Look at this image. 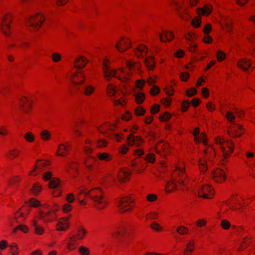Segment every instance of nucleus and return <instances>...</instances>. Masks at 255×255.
<instances>
[{
	"instance_id": "1",
	"label": "nucleus",
	"mask_w": 255,
	"mask_h": 255,
	"mask_svg": "<svg viewBox=\"0 0 255 255\" xmlns=\"http://www.w3.org/2000/svg\"><path fill=\"white\" fill-rule=\"evenodd\" d=\"M127 65L128 68V71H126L123 69H120V71L124 74L123 77L121 76H117V72L114 69H110L107 62L105 61L103 62V71L104 73V77L105 78L109 81L111 77H116L119 78L122 81L127 82L129 80V76L130 75V72L132 70H137L138 71H140V65L139 64H137L135 62H132L128 61L127 62Z\"/></svg>"
},
{
	"instance_id": "2",
	"label": "nucleus",
	"mask_w": 255,
	"mask_h": 255,
	"mask_svg": "<svg viewBox=\"0 0 255 255\" xmlns=\"http://www.w3.org/2000/svg\"><path fill=\"white\" fill-rule=\"evenodd\" d=\"M80 194H84L85 196L89 197L96 203L95 206L99 209L105 208L107 204V201L104 196L102 190L100 188H96L88 192H85L81 190Z\"/></svg>"
},
{
	"instance_id": "3",
	"label": "nucleus",
	"mask_w": 255,
	"mask_h": 255,
	"mask_svg": "<svg viewBox=\"0 0 255 255\" xmlns=\"http://www.w3.org/2000/svg\"><path fill=\"white\" fill-rule=\"evenodd\" d=\"M226 118L234 125V126H231L228 130L229 135L234 138L241 136L243 133L244 129L241 125L235 123L234 120L235 119V116L232 112H228L226 114Z\"/></svg>"
},
{
	"instance_id": "4",
	"label": "nucleus",
	"mask_w": 255,
	"mask_h": 255,
	"mask_svg": "<svg viewBox=\"0 0 255 255\" xmlns=\"http://www.w3.org/2000/svg\"><path fill=\"white\" fill-rule=\"evenodd\" d=\"M176 171L178 175V177L174 180L168 182L167 184L166 188H172L173 189H175L176 188V183H178L181 185H185L187 183V179H186L187 176L184 173V168L182 167H176ZM172 189H166V192L171 193Z\"/></svg>"
},
{
	"instance_id": "5",
	"label": "nucleus",
	"mask_w": 255,
	"mask_h": 255,
	"mask_svg": "<svg viewBox=\"0 0 255 255\" xmlns=\"http://www.w3.org/2000/svg\"><path fill=\"white\" fill-rule=\"evenodd\" d=\"M44 208L47 209V211L40 210L39 212V218L44 222H49L54 219V213L57 211L58 206L54 204L53 206L50 208V206L47 204L42 205Z\"/></svg>"
},
{
	"instance_id": "6",
	"label": "nucleus",
	"mask_w": 255,
	"mask_h": 255,
	"mask_svg": "<svg viewBox=\"0 0 255 255\" xmlns=\"http://www.w3.org/2000/svg\"><path fill=\"white\" fill-rule=\"evenodd\" d=\"M117 205L121 212L130 211L133 207L132 200L128 197H123L117 201Z\"/></svg>"
},
{
	"instance_id": "7",
	"label": "nucleus",
	"mask_w": 255,
	"mask_h": 255,
	"mask_svg": "<svg viewBox=\"0 0 255 255\" xmlns=\"http://www.w3.org/2000/svg\"><path fill=\"white\" fill-rule=\"evenodd\" d=\"M216 143L221 145V148L222 150L223 155L225 158L233 151V142L232 141H225L223 139L218 138L216 140Z\"/></svg>"
},
{
	"instance_id": "8",
	"label": "nucleus",
	"mask_w": 255,
	"mask_h": 255,
	"mask_svg": "<svg viewBox=\"0 0 255 255\" xmlns=\"http://www.w3.org/2000/svg\"><path fill=\"white\" fill-rule=\"evenodd\" d=\"M43 20V16L37 14L36 15L27 17L26 23L28 26L34 29H37L40 27Z\"/></svg>"
},
{
	"instance_id": "9",
	"label": "nucleus",
	"mask_w": 255,
	"mask_h": 255,
	"mask_svg": "<svg viewBox=\"0 0 255 255\" xmlns=\"http://www.w3.org/2000/svg\"><path fill=\"white\" fill-rule=\"evenodd\" d=\"M11 21V16L9 15H5L3 16L0 20V28L2 33L6 36H8L9 33L7 30L9 29V23Z\"/></svg>"
},
{
	"instance_id": "10",
	"label": "nucleus",
	"mask_w": 255,
	"mask_h": 255,
	"mask_svg": "<svg viewBox=\"0 0 255 255\" xmlns=\"http://www.w3.org/2000/svg\"><path fill=\"white\" fill-rule=\"evenodd\" d=\"M198 195L201 197L211 198L213 195L212 188L208 185H204L199 190Z\"/></svg>"
},
{
	"instance_id": "11",
	"label": "nucleus",
	"mask_w": 255,
	"mask_h": 255,
	"mask_svg": "<svg viewBox=\"0 0 255 255\" xmlns=\"http://www.w3.org/2000/svg\"><path fill=\"white\" fill-rule=\"evenodd\" d=\"M214 179L217 182H222L226 178L225 172L223 170L217 168L212 172Z\"/></svg>"
},
{
	"instance_id": "12",
	"label": "nucleus",
	"mask_w": 255,
	"mask_h": 255,
	"mask_svg": "<svg viewBox=\"0 0 255 255\" xmlns=\"http://www.w3.org/2000/svg\"><path fill=\"white\" fill-rule=\"evenodd\" d=\"M85 78V75L83 74L82 71H78L74 73L72 79V82L73 84H75L76 85L83 84Z\"/></svg>"
},
{
	"instance_id": "13",
	"label": "nucleus",
	"mask_w": 255,
	"mask_h": 255,
	"mask_svg": "<svg viewBox=\"0 0 255 255\" xmlns=\"http://www.w3.org/2000/svg\"><path fill=\"white\" fill-rule=\"evenodd\" d=\"M130 44V42L128 39L125 40V39L122 38L116 45V47L120 52H123L129 48Z\"/></svg>"
},
{
	"instance_id": "14",
	"label": "nucleus",
	"mask_w": 255,
	"mask_h": 255,
	"mask_svg": "<svg viewBox=\"0 0 255 255\" xmlns=\"http://www.w3.org/2000/svg\"><path fill=\"white\" fill-rule=\"evenodd\" d=\"M174 4L176 7L179 16L185 20H188L189 19V16L186 10L184 9L182 10L181 7L175 1H174Z\"/></svg>"
},
{
	"instance_id": "15",
	"label": "nucleus",
	"mask_w": 255,
	"mask_h": 255,
	"mask_svg": "<svg viewBox=\"0 0 255 255\" xmlns=\"http://www.w3.org/2000/svg\"><path fill=\"white\" fill-rule=\"evenodd\" d=\"M159 36L160 41L163 42L170 41L174 37L173 33L168 31H163Z\"/></svg>"
},
{
	"instance_id": "16",
	"label": "nucleus",
	"mask_w": 255,
	"mask_h": 255,
	"mask_svg": "<svg viewBox=\"0 0 255 255\" xmlns=\"http://www.w3.org/2000/svg\"><path fill=\"white\" fill-rule=\"evenodd\" d=\"M238 65L245 71L248 70L249 68H251L252 69H254V67L251 66V61L246 58L241 59L238 62Z\"/></svg>"
},
{
	"instance_id": "17",
	"label": "nucleus",
	"mask_w": 255,
	"mask_h": 255,
	"mask_svg": "<svg viewBox=\"0 0 255 255\" xmlns=\"http://www.w3.org/2000/svg\"><path fill=\"white\" fill-rule=\"evenodd\" d=\"M128 141L129 145H134L136 146H139L142 142V140L140 137L133 136L132 134H130L128 138Z\"/></svg>"
},
{
	"instance_id": "18",
	"label": "nucleus",
	"mask_w": 255,
	"mask_h": 255,
	"mask_svg": "<svg viewBox=\"0 0 255 255\" xmlns=\"http://www.w3.org/2000/svg\"><path fill=\"white\" fill-rule=\"evenodd\" d=\"M200 129L198 128H196L193 132V134L195 136V140L196 142H202L204 144L206 145L207 142L205 138V135L202 134L200 137L197 136V135L199 133Z\"/></svg>"
},
{
	"instance_id": "19",
	"label": "nucleus",
	"mask_w": 255,
	"mask_h": 255,
	"mask_svg": "<svg viewBox=\"0 0 255 255\" xmlns=\"http://www.w3.org/2000/svg\"><path fill=\"white\" fill-rule=\"evenodd\" d=\"M68 218H65L61 220L58 223L57 230L58 231H65L69 227Z\"/></svg>"
},
{
	"instance_id": "20",
	"label": "nucleus",
	"mask_w": 255,
	"mask_h": 255,
	"mask_svg": "<svg viewBox=\"0 0 255 255\" xmlns=\"http://www.w3.org/2000/svg\"><path fill=\"white\" fill-rule=\"evenodd\" d=\"M212 7L210 4L205 5L203 8H199L197 12L199 14L209 15L212 11Z\"/></svg>"
},
{
	"instance_id": "21",
	"label": "nucleus",
	"mask_w": 255,
	"mask_h": 255,
	"mask_svg": "<svg viewBox=\"0 0 255 255\" xmlns=\"http://www.w3.org/2000/svg\"><path fill=\"white\" fill-rule=\"evenodd\" d=\"M88 60L83 57L77 59L74 63V67L77 68L82 69L85 67Z\"/></svg>"
},
{
	"instance_id": "22",
	"label": "nucleus",
	"mask_w": 255,
	"mask_h": 255,
	"mask_svg": "<svg viewBox=\"0 0 255 255\" xmlns=\"http://www.w3.org/2000/svg\"><path fill=\"white\" fill-rule=\"evenodd\" d=\"M144 63L148 70H153L155 66L153 58L149 56L144 59Z\"/></svg>"
},
{
	"instance_id": "23",
	"label": "nucleus",
	"mask_w": 255,
	"mask_h": 255,
	"mask_svg": "<svg viewBox=\"0 0 255 255\" xmlns=\"http://www.w3.org/2000/svg\"><path fill=\"white\" fill-rule=\"evenodd\" d=\"M147 52V49L144 45H141L138 47L136 50L135 51V55L138 57L144 56Z\"/></svg>"
},
{
	"instance_id": "24",
	"label": "nucleus",
	"mask_w": 255,
	"mask_h": 255,
	"mask_svg": "<svg viewBox=\"0 0 255 255\" xmlns=\"http://www.w3.org/2000/svg\"><path fill=\"white\" fill-rule=\"evenodd\" d=\"M127 230L126 225L123 224L115 229V234L117 236L122 237L126 233Z\"/></svg>"
},
{
	"instance_id": "25",
	"label": "nucleus",
	"mask_w": 255,
	"mask_h": 255,
	"mask_svg": "<svg viewBox=\"0 0 255 255\" xmlns=\"http://www.w3.org/2000/svg\"><path fill=\"white\" fill-rule=\"evenodd\" d=\"M20 106L23 112L26 113L28 110L30 108V103L27 99L24 98L20 102Z\"/></svg>"
},
{
	"instance_id": "26",
	"label": "nucleus",
	"mask_w": 255,
	"mask_h": 255,
	"mask_svg": "<svg viewBox=\"0 0 255 255\" xmlns=\"http://www.w3.org/2000/svg\"><path fill=\"white\" fill-rule=\"evenodd\" d=\"M130 172L124 170H121L119 173L118 178L119 180L121 182L126 181L127 178L130 175Z\"/></svg>"
},
{
	"instance_id": "27",
	"label": "nucleus",
	"mask_w": 255,
	"mask_h": 255,
	"mask_svg": "<svg viewBox=\"0 0 255 255\" xmlns=\"http://www.w3.org/2000/svg\"><path fill=\"white\" fill-rule=\"evenodd\" d=\"M199 165L201 172H205L207 170L208 167L207 165L206 157H203L199 161Z\"/></svg>"
},
{
	"instance_id": "28",
	"label": "nucleus",
	"mask_w": 255,
	"mask_h": 255,
	"mask_svg": "<svg viewBox=\"0 0 255 255\" xmlns=\"http://www.w3.org/2000/svg\"><path fill=\"white\" fill-rule=\"evenodd\" d=\"M96 159L95 157L90 156L86 159L84 160V164L88 168H91L93 163L95 162Z\"/></svg>"
},
{
	"instance_id": "29",
	"label": "nucleus",
	"mask_w": 255,
	"mask_h": 255,
	"mask_svg": "<svg viewBox=\"0 0 255 255\" xmlns=\"http://www.w3.org/2000/svg\"><path fill=\"white\" fill-rule=\"evenodd\" d=\"M70 146L69 145H65L64 144H61L58 147V151H59L60 149H62L64 150H65L67 152H68L70 150ZM66 154H65L64 153H59L58 151H57L56 155L58 156H65Z\"/></svg>"
},
{
	"instance_id": "30",
	"label": "nucleus",
	"mask_w": 255,
	"mask_h": 255,
	"mask_svg": "<svg viewBox=\"0 0 255 255\" xmlns=\"http://www.w3.org/2000/svg\"><path fill=\"white\" fill-rule=\"evenodd\" d=\"M98 157L100 160L106 161L110 160L112 158L111 155L106 152L99 153Z\"/></svg>"
},
{
	"instance_id": "31",
	"label": "nucleus",
	"mask_w": 255,
	"mask_h": 255,
	"mask_svg": "<svg viewBox=\"0 0 255 255\" xmlns=\"http://www.w3.org/2000/svg\"><path fill=\"white\" fill-rule=\"evenodd\" d=\"M87 233L86 230L82 227H80L77 230V238L78 239L82 240Z\"/></svg>"
},
{
	"instance_id": "32",
	"label": "nucleus",
	"mask_w": 255,
	"mask_h": 255,
	"mask_svg": "<svg viewBox=\"0 0 255 255\" xmlns=\"http://www.w3.org/2000/svg\"><path fill=\"white\" fill-rule=\"evenodd\" d=\"M135 100L138 104H141L144 100V95L142 93H137L135 94Z\"/></svg>"
},
{
	"instance_id": "33",
	"label": "nucleus",
	"mask_w": 255,
	"mask_h": 255,
	"mask_svg": "<svg viewBox=\"0 0 255 255\" xmlns=\"http://www.w3.org/2000/svg\"><path fill=\"white\" fill-rule=\"evenodd\" d=\"M116 92V90L114 86L112 84H109L107 87V93L110 96H113L115 95Z\"/></svg>"
},
{
	"instance_id": "34",
	"label": "nucleus",
	"mask_w": 255,
	"mask_h": 255,
	"mask_svg": "<svg viewBox=\"0 0 255 255\" xmlns=\"http://www.w3.org/2000/svg\"><path fill=\"white\" fill-rule=\"evenodd\" d=\"M60 184V181L58 179L53 178L52 180H51L49 183V187L51 188H57Z\"/></svg>"
},
{
	"instance_id": "35",
	"label": "nucleus",
	"mask_w": 255,
	"mask_h": 255,
	"mask_svg": "<svg viewBox=\"0 0 255 255\" xmlns=\"http://www.w3.org/2000/svg\"><path fill=\"white\" fill-rule=\"evenodd\" d=\"M40 136L43 140H48L50 139L51 135L48 130H44L40 133Z\"/></svg>"
},
{
	"instance_id": "36",
	"label": "nucleus",
	"mask_w": 255,
	"mask_h": 255,
	"mask_svg": "<svg viewBox=\"0 0 255 255\" xmlns=\"http://www.w3.org/2000/svg\"><path fill=\"white\" fill-rule=\"evenodd\" d=\"M32 225L34 227V230H35V232L37 234L41 235L43 233V232H44L43 229L41 227L38 226L36 224V222L35 221H34L33 222Z\"/></svg>"
},
{
	"instance_id": "37",
	"label": "nucleus",
	"mask_w": 255,
	"mask_h": 255,
	"mask_svg": "<svg viewBox=\"0 0 255 255\" xmlns=\"http://www.w3.org/2000/svg\"><path fill=\"white\" fill-rule=\"evenodd\" d=\"M9 247L10 248V252L12 255H18V247L16 244L12 243L9 246Z\"/></svg>"
},
{
	"instance_id": "38",
	"label": "nucleus",
	"mask_w": 255,
	"mask_h": 255,
	"mask_svg": "<svg viewBox=\"0 0 255 255\" xmlns=\"http://www.w3.org/2000/svg\"><path fill=\"white\" fill-rule=\"evenodd\" d=\"M94 91V88L91 86H88L85 88L83 93L86 96H89L91 95Z\"/></svg>"
},
{
	"instance_id": "39",
	"label": "nucleus",
	"mask_w": 255,
	"mask_h": 255,
	"mask_svg": "<svg viewBox=\"0 0 255 255\" xmlns=\"http://www.w3.org/2000/svg\"><path fill=\"white\" fill-rule=\"evenodd\" d=\"M24 138L28 142H33L34 140V136L31 132H28L24 136Z\"/></svg>"
},
{
	"instance_id": "40",
	"label": "nucleus",
	"mask_w": 255,
	"mask_h": 255,
	"mask_svg": "<svg viewBox=\"0 0 255 255\" xmlns=\"http://www.w3.org/2000/svg\"><path fill=\"white\" fill-rule=\"evenodd\" d=\"M168 146L169 145L167 143H164L162 141H161L159 142L157 145V150L158 152L160 148L165 150L168 148Z\"/></svg>"
},
{
	"instance_id": "41",
	"label": "nucleus",
	"mask_w": 255,
	"mask_h": 255,
	"mask_svg": "<svg viewBox=\"0 0 255 255\" xmlns=\"http://www.w3.org/2000/svg\"><path fill=\"white\" fill-rule=\"evenodd\" d=\"M114 126H105L102 129H99V131L103 134H106L108 131L113 130Z\"/></svg>"
},
{
	"instance_id": "42",
	"label": "nucleus",
	"mask_w": 255,
	"mask_h": 255,
	"mask_svg": "<svg viewBox=\"0 0 255 255\" xmlns=\"http://www.w3.org/2000/svg\"><path fill=\"white\" fill-rule=\"evenodd\" d=\"M41 187L38 183H35L33 185L32 191L34 194H36L38 193L41 191Z\"/></svg>"
},
{
	"instance_id": "43",
	"label": "nucleus",
	"mask_w": 255,
	"mask_h": 255,
	"mask_svg": "<svg viewBox=\"0 0 255 255\" xmlns=\"http://www.w3.org/2000/svg\"><path fill=\"white\" fill-rule=\"evenodd\" d=\"M51 58L54 62H58L61 59V55L58 53H53L51 56Z\"/></svg>"
},
{
	"instance_id": "44",
	"label": "nucleus",
	"mask_w": 255,
	"mask_h": 255,
	"mask_svg": "<svg viewBox=\"0 0 255 255\" xmlns=\"http://www.w3.org/2000/svg\"><path fill=\"white\" fill-rule=\"evenodd\" d=\"M29 206L32 207H37L40 205V202L38 200L34 199V198H31L29 200Z\"/></svg>"
},
{
	"instance_id": "45",
	"label": "nucleus",
	"mask_w": 255,
	"mask_h": 255,
	"mask_svg": "<svg viewBox=\"0 0 255 255\" xmlns=\"http://www.w3.org/2000/svg\"><path fill=\"white\" fill-rule=\"evenodd\" d=\"M226 58V54L221 50L217 51V59L219 61H221Z\"/></svg>"
},
{
	"instance_id": "46",
	"label": "nucleus",
	"mask_w": 255,
	"mask_h": 255,
	"mask_svg": "<svg viewBox=\"0 0 255 255\" xmlns=\"http://www.w3.org/2000/svg\"><path fill=\"white\" fill-rule=\"evenodd\" d=\"M79 251L82 255H88L89 254V249L85 247L79 248Z\"/></svg>"
},
{
	"instance_id": "47",
	"label": "nucleus",
	"mask_w": 255,
	"mask_h": 255,
	"mask_svg": "<svg viewBox=\"0 0 255 255\" xmlns=\"http://www.w3.org/2000/svg\"><path fill=\"white\" fill-rule=\"evenodd\" d=\"M135 112L137 116H142L145 113V110L142 107H138L136 108Z\"/></svg>"
},
{
	"instance_id": "48",
	"label": "nucleus",
	"mask_w": 255,
	"mask_h": 255,
	"mask_svg": "<svg viewBox=\"0 0 255 255\" xmlns=\"http://www.w3.org/2000/svg\"><path fill=\"white\" fill-rule=\"evenodd\" d=\"M192 23L195 27H198L200 25L201 20L198 17H195L192 21Z\"/></svg>"
},
{
	"instance_id": "49",
	"label": "nucleus",
	"mask_w": 255,
	"mask_h": 255,
	"mask_svg": "<svg viewBox=\"0 0 255 255\" xmlns=\"http://www.w3.org/2000/svg\"><path fill=\"white\" fill-rule=\"evenodd\" d=\"M251 243L250 239H244L243 244L241 245V249L244 250Z\"/></svg>"
},
{
	"instance_id": "50",
	"label": "nucleus",
	"mask_w": 255,
	"mask_h": 255,
	"mask_svg": "<svg viewBox=\"0 0 255 255\" xmlns=\"http://www.w3.org/2000/svg\"><path fill=\"white\" fill-rule=\"evenodd\" d=\"M177 232L180 234L184 235L187 233V229L184 226H180L177 228Z\"/></svg>"
},
{
	"instance_id": "51",
	"label": "nucleus",
	"mask_w": 255,
	"mask_h": 255,
	"mask_svg": "<svg viewBox=\"0 0 255 255\" xmlns=\"http://www.w3.org/2000/svg\"><path fill=\"white\" fill-rule=\"evenodd\" d=\"M197 93L196 89L192 88L186 91V94L188 97H192Z\"/></svg>"
},
{
	"instance_id": "52",
	"label": "nucleus",
	"mask_w": 255,
	"mask_h": 255,
	"mask_svg": "<svg viewBox=\"0 0 255 255\" xmlns=\"http://www.w3.org/2000/svg\"><path fill=\"white\" fill-rule=\"evenodd\" d=\"M159 92L160 89L157 86H154L150 90V94L152 95H156Z\"/></svg>"
},
{
	"instance_id": "53",
	"label": "nucleus",
	"mask_w": 255,
	"mask_h": 255,
	"mask_svg": "<svg viewBox=\"0 0 255 255\" xmlns=\"http://www.w3.org/2000/svg\"><path fill=\"white\" fill-rule=\"evenodd\" d=\"M222 228L225 230L228 229L230 227V223L226 220H223L221 222Z\"/></svg>"
},
{
	"instance_id": "54",
	"label": "nucleus",
	"mask_w": 255,
	"mask_h": 255,
	"mask_svg": "<svg viewBox=\"0 0 255 255\" xmlns=\"http://www.w3.org/2000/svg\"><path fill=\"white\" fill-rule=\"evenodd\" d=\"M171 115L169 113L166 112L163 115L160 116V118L162 121H166L170 118Z\"/></svg>"
},
{
	"instance_id": "55",
	"label": "nucleus",
	"mask_w": 255,
	"mask_h": 255,
	"mask_svg": "<svg viewBox=\"0 0 255 255\" xmlns=\"http://www.w3.org/2000/svg\"><path fill=\"white\" fill-rule=\"evenodd\" d=\"M194 244L193 241H190L187 245V248L185 250L192 252L194 250Z\"/></svg>"
},
{
	"instance_id": "56",
	"label": "nucleus",
	"mask_w": 255,
	"mask_h": 255,
	"mask_svg": "<svg viewBox=\"0 0 255 255\" xmlns=\"http://www.w3.org/2000/svg\"><path fill=\"white\" fill-rule=\"evenodd\" d=\"M189 105L190 103L188 100L184 101L182 103V111H186L188 109Z\"/></svg>"
},
{
	"instance_id": "57",
	"label": "nucleus",
	"mask_w": 255,
	"mask_h": 255,
	"mask_svg": "<svg viewBox=\"0 0 255 255\" xmlns=\"http://www.w3.org/2000/svg\"><path fill=\"white\" fill-rule=\"evenodd\" d=\"M150 227H151V228H152V229H153L156 231H159L161 229V228L159 226V225L156 222H153L150 225Z\"/></svg>"
},
{
	"instance_id": "58",
	"label": "nucleus",
	"mask_w": 255,
	"mask_h": 255,
	"mask_svg": "<svg viewBox=\"0 0 255 255\" xmlns=\"http://www.w3.org/2000/svg\"><path fill=\"white\" fill-rule=\"evenodd\" d=\"M72 210V206L69 204H65L63 207V210L65 213H68Z\"/></svg>"
},
{
	"instance_id": "59",
	"label": "nucleus",
	"mask_w": 255,
	"mask_h": 255,
	"mask_svg": "<svg viewBox=\"0 0 255 255\" xmlns=\"http://www.w3.org/2000/svg\"><path fill=\"white\" fill-rule=\"evenodd\" d=\"M75 200V197L72 193H69L68 194L66 197V201L69 203H73Z\"/></svg>"
},
{
	"instance_id": "60",
	"label": "nucleus",
	"mask_w": 255,
	"mask_h": 255,
	"mask_svg": "<svg viewBox=\"0 0 255 255\" xmlns=\"http://www.w3.org/2000/svg\"><path fill=\"white\" fill-rule=\"evenodd\" d=\"M9 154L10 156H11L13 157H15L18 156L19 154V151L17 149H13L12 150H10L9 151Z\"/></svg>"
},
{
	"instance_id": "61",
	"label": "nucleus",
	"mask_w": 255,
	"mask_h": 255,
	"mask_svg": "<svg viewBox=\"0 0 255 255\" xmlns=\"http://www.w3.org/2000/svg\"><path fill=\"white\" fill-rule=\"evenodd\" d=\"M145 159L148 162L153 163L155 160L154 156L153 154H149L146 156Z\"/></svg>"
},
{
	"instance_id": "62",
	"label": "nucleus",
	"mask_w": 255,
	"mask_h": 255,
	"mask_svg": "<svg viewBox=\"0 0 255 255\" xmlns=\"http://www.w3.org/2000/svg\"><path fill=\"white\" fill-rule=\"evenodd\" d=\"M211 30V25L210 24H207L203 29L205 34H208Z\"/></svg>"
},
{
	"instance_id": "63",
	"label": "nucleus",
	"mask_w": 255,
	"mask_h": 255,
	"mask_svg": "<svg viewBox=\"0 0 255 255\" xmlns=\"http://www.w3.org/2000/svg\"><path fill=\"white\" fill-rule=\"evenodd\" d=\"M159 110V106L158 105H154L151 109V113L152 114H155V113H157Z\"/></svg>"
},
{
	"instance_id": "64",
	"label": "nucleus",
	"mask_w": 255,
	"mask_h": 255,
	"mask_svg": "<svg viewBox=\"0 0 255 255\" xmlns=\"http://www.w3.org/2000/svg\"><path fill=\"white\" fill-rule=\"evenodd\" d=\"M157 199V196L154 194H149L147 196V199L149 202L154 201Z\"/></svg>"
}]
</instances>
